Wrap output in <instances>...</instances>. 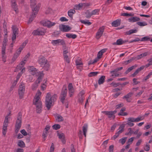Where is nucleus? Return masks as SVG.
I'll use <instances>...</instances> for the list:
<instances>
[{
  "instance_id": "f257e3e1",
  "label": "nucleus",
  "mask_w": 152,
  "mask_h": 152,
  "mask_svg": "<svg viewBox=\"0 0 152 152\" xmlns=\"http://www.w3.org/2000/svg\"><path fill=\"white\" fill-rule=\"evenodd\" d=\"M41 92L39 90L38 91L33 101V104L36 106V112L37 113H41L42 111V102L39 97V96H41Z\"/></svg>"
},
{
  "instance_id": "f03ea898",
  "label": "nucleus",
  "mask_w": 152,
  "mask_h": 152,
  "mask_svg": "<svg viewBox=\"0 0 152 152\" xmlns=\"http://www.w3.org/2000/svg\"><path fill=\"white\" fill-rule=\"evenodd\" d=\"M57 97V95L56 94H54L52 95L50 93H47L45 97V107L47 108L48 110L50 109L52 102L56 99Z\"/></svg>"
},
{
  "instance_id": "7ed1b4c3",
  "label": "nucleus",
  "mask_w": 152,
  "mask_h": 152,
  "mask_svg": "<svg viewBox=\"0 0 152 152\" xmlns=\"http://www.w3.org/2000/svg\"><path fill=\"white\" fill-rule=\"evenodd\" d=\"M37 61L40 66L44 69L46 70H48L50 65L47 60L44 56H41L39 57Z\"/></svg>"
},
{
  "instance_id": "20e7f679",
  "label": "nucleus",
  "mask_w": 152,
  "mask_h": 152,
  "mask_svg": "<svg viewBox=\"0 0 152 152\" xmlns=\"http://www.w3.org/2000/svg\"><path fill=\"white\" fill-rule=\"evenodd\" d=\"M67 92L66 87V86H64L61 91L59 98L61 102L63 104L64 103V101L67 95Z\"/></svg>"
},
{
  "instance_id": "39448f33",
  "label": "nucleus",
  "mask_w": 152,
  "mask_h": 152,
  "mask_svg": "<svg viewBox=\"0 0 152 152\" xmlns=\"http://www.w3.org/2000/svg\"><path fill=\"white\" fill-rule=\"evenodd\" d=\"M25 89V84L23 83H21L20 85L18 90V94L19 96V98L22 99L23 97Z\"/></svg>"
},
{
  "instance_id": "423d86ee",
  "label": "nucleus",
  "mask_w": 152,
  "mask_h": 152,
  "mask_svg": "<svg viewBox=\"0 0 152 152\" xmlns=\"http://www.w3.org/2000/svg\"><path fill=\"white\" fill-rule=\"evenodd\" d=\"M41 23L43 26L50 28L55 26L56 23L55 22H51L48 20H44L40 22Z\"/></svg>"
},
{
  "instance_id": "0eeeda50",
  "label": "nucleus",
  "mask_w": 152,
  "mask_h": 152,
  "mask_svg": "<svg viewBox=\"0 0 152 152\" xmlns=\"http://www.w3.org/2000/svg\"><path fill=\"white\" fill-rule=\"evenodd\" d=\"M42 79V76L41 75H40L38 77L37 80H36L34 83L31 86V89L33 91L35 90L38 88L39 84L41 81Z\"/></svg>"
},
{
  "instance_id": "6e6552de",
  "label": "nucleus",
  "mask_w": 152,
  "mask_h": 152,
  "mask_svg": "<svg viewBox=\"0 0 152 152\" xmlns=\"http://www.w3.org/2000/svg\"><path fill=\"white\" fill-rule=\"evenodd\" d=\"M30 2L31 1H30ZM36 0L35 3L34 4L31 5V2H30V5L32 9V13L34 14V15H37L39 9V8L40 6V4H38L35 7H34L36 4Z\"/></svg>"
},
{
  "instance_id": "1a4fd4ad",
  "label": "nucleus",
  "mask_w": 152,
  "mask_h": 152,
  "mask_svg": "<svg viewBox=\"0 0 152 152\" xmlns=\"http://www.w3.org/2000/svg\"><path fill=\"white\" fill-rule=\"evenodd\" d=\"M104 29V27L102 26L100 27L96 32L95 37L97 39H99L102 36Z\"/></svg>"
},
{
  "instance_id": "9d476101",
  "label": "nucleus",
  "mask_w": 152,
  "mask_h": 152,
  "mask_svg": "<svg viewBox=\"0 0 152 152\" xmlns=\"http://www.w3.org/2000/svg\"><path fill=\"white\" fill-rule=\"evenodd\" d=\"M144 118V116H139L136 118L130 117L128 118V123L129 124L131 122H137L143 120Z\"/></svg>"
},
{
  "instance_id": "9b49d317",
  "label": "nucleus",
  "mask_w": 152,
  "mask_h": 152,
  "mask_svg": "<svg viewBox=\"0 0 152 152\" xmlns=\"http://www.w3.org/2000/svg\"><path fill=\"white\" fill-rule=\"evenodd\" d=\"M102 113L107 115L108 118L111 119H113L115 117L114 114L116 113V111L115 110L113 111H102Z\"/></svg>"
},
{
  "instance_id": "f8f14e48",
  "label": "nucleus",
  "mask_w": 152,
  "mask_h": 152,
  "mask_svg": "<svg viewBox=\"0 0 152 152\" xmlns=\"http://www.w3.org/2000/svg\"><path fill=\"white\" fill-rule=\"evenodd\" d=\"M45 30L44 29L39 28L34 31L32 33L34 35H42L45 34Z\"/></svg>"
},
{
  "instance_id": "ddd939ff",
  "label": "nucleus",
  "mask_w": 152,
  "mask_h": 152,
  "mask_svg": "<svg viewBox=\"0 0 152 152\" xmlns=\"http://www.w3.org/2000/svg\"><path fill=\"white\" fill-rule=\"evenodd\" d=\"M12 39L13 42L16 38V35L18 34V29L16 26H13L12 27Z\"/></svg>"
},
{
  "instance_id": "4468645a",
  "label": "nucleus",
  "mask_w": 152,
  "mask_h": 152,
  "mask_svg": "<svg viewBox=\"0 0 152 152\" xmlns=\"http://www.w3.org/2000/svg\"><path fill=\"white\" fill-rule=\"evenodd\" d=\"M59 28L61 31L63 32H68L71 29L70 27L64 25H60Z\"/></svg>"
},
{
  "instance_id": "2eb2a0df",
  "label": "nucleus",
  "mask_w": 152,
  "mask_h": 152,
  "mask_svg": "<svg viewBox=\"0 0 152 152\" xmlns=\"http://www.w3.org/2000/svg\"><path fill=\"white\" fill-rule=\"evenodd\" d=\"M57 133L59 138L61 140L63 144H64L65 143L66 141L65 140V137L64 134L62 133H60L58 131L57 132Z\"/></svg>"
},
{
  "instance_id": "dca6fc26",
  "label": "nucleus",
  "mask_w": 152,
  "mask_h": 152,
  "mask_svg": "<svg viewBox=\"0 0 152 152\" xmlns=\"http://www.w3.org/2000/svg\"><path fill=\"white\" fill-rule=\"evenodd\" d=\"M133 93L132 92H129L126 95L124 96L123 97V99H126V101L128 102H131V100L129 99V98H130L133 95Z\"/></svg>"
},
{
  "instance_id": "f3484780",
  "label": "nucleus",
  "mask_w": 152,
  "mask_h": 152,
  "mask_svg": "<svg viewBox=\"0 0 152 152\" xmlns=\"http://www.w3.org/2000/svg\"><path fill=\"white\" fill-rule=\"evenodd\" d=\"M140 20L139 18L137 17H131L128 19V21L130 22L133 23L138 21Z\"/></svg>"
},
{
  "instance_id": "a211bd4d",
  "label": "nucleus",
  "mask_w": 152,
  "mask_h": 152,
  "mask_svg": "<svg viewBox=\"0 0 152 152\" xmlns=\"http://www.w3.org/2000/svg\"><path fill=\"white\" fill-rule=\"evenodd\" d=\"M7 38H4L2 46V51H3V53L5 51L7 45Z\"/></svg>"
},
{
  "instance_id": "6ab92c4d",
  "label": "nucleus",
  "mask_w": 152,
  "mask_h": 152,
  "mask_svg": "<svg viewBox=\"0 0 152 152\" xmlns=\"http://www.w3.org/2000/svg\"><path fill=\"white\" fill-rule=\"evenodd\" d=\"M22 115L21 112L18 113V114L17 119L16 121V124H21L22 123Z\"/></svg>"
},
{
  "instance_id": "aec40b11",
  "label": "nucleus",
  "mask_w": 152,
  "mask_h": 152,
  "mask_svg": "<svg viewBox=\"0 0 152 152\" xmlns=\"http://www.w3.org/2000/svg\"><path fill=\"white\" fill-rule=\"evenodd\" d=\"M121 21V19L116 20L112 22V25L114 27H117L120 25Z\"/></svg>"
},
{
  "instance_id": "412c9836",
  "label": "nucleus",
  "mask_w": 152,
  "mask_h": 152,
  "mask_svg": "<svg viewBox=\"0 0 152 152\" xmlns=\"http://www.w3.org/2000/svg\"><path fill=\"white\" fill-rule=\"evenodd\" d=\"M12 4V7L14 9V10L15 12H18V9L17 7L15 1V0H12L11 1Z\"/></svg>"
},
{
  "instance_id": "4be33fe9",
  "label": "nucleus",
  "mask_w": 152,
  "mask_h": 152,
  "mask_svg": "<svg viewBox=\"0 0 152 152\" xmlns=\"http://www.w3.org/2000/svg\"><path fill=\"white\" fill-rule=\"evenodd\" d=\"M148 55V53L147 52L144 53H142L140 55L137 56L136 57H135L136 61Z\"/></svg>"
},
{
  "instance_id": "5701e85b",
  "label": "nucleus",
  "mask_w": 152,
  "mask_h": 152,
  "mask_svg": "<svg viewBox=\"0 0 152 152\" xmlns=\"http://www.w3.org/2000/svg\"><path fill=\"white\" fill-rule=\"evenodd\" d=\"M8 124H4L2 127V134L4 136H5L7 131Z\"/></svg>"
},
{
  "instance_id": "b1692460",
  "label": "nucleus",
  "mask_w": 152,
  "mask_h": 152,
  "mask_svg": "<svg viewBox=\"0 0 152 152\" xmlns=\"http://www.w3.org/2000/svg\"><path fill=\"white\" fill-rule=\"evenodd\" d=\"M75 12V10L74 9H71L69 10L68 12V16L71 18H73V15Z\"/></svg>"
},
{
  "instance_id": "393cba45",
  "label": "nucleus",
  "mask_w": 152,
  "mask_h": 152,
  "mask_svg": "<svg viewBox=\"0 0 152 152\" xmlns=\"http://www.w3.org/2000/svg\"><path fill=\"white\" fill-rule=\"evenodd\" d=\"M88 126L87 124L84 125L83 127L82 130L83 135L85 137H86V133L87 131Z\"/></svg>"
},
{
  "instance_id": "a878e982",
  "label": "nucleus",
  "mask_w": 152,
  "mask_h": 152,
  "mask_svg": "<svg viewBox=\"0 0 152 152\" xmlns=\"http://www.w3.org/2000/svg\"><path fill=\"white\" fill-rule=\"evenodd\" d=\"M124 127L125 125L124 124H122L121 125L118 129L119 131L117 132L116 133V134H119L122 133L124 131Z\"/></svg>"
},
{
  "instance_id": "bb28decb",
  "label": "nucleus",
  "mask_w": 152,
  "mask_h": 152,
  "mask_svg": "<svg viewBox=\"0 0 152 152\" xmlns=\"http://www.w3.org/2000/svg\"><path fill=\"white\" fill-rule=\"evenodd\" d=\"M137 67V65L136 64H135L134 66H132L129 67L125 72V74H127L129 72H131L133 69Z\"/></svg>"
},
{
  "instance_id": "cd10ccee",
  "label": "nucleus",
  "mask_w": 152,
  "mask_h": 152,
  "mask_svg": "<svg viewBox=\"0 0 152 152\" xmlns=\"http://www.w3.org/2000/svg\"><path fill=\"white\" fill-rule=\"evenodd\" d=\"M105 79V76L104 75L102 76L98 80V84L99 85L103 84L104 82Z\"/></svg>"
},
{
  "instance_id": "c85d7f7f",
  "label": "nucleus",
  "mask_w": 152,
  "mask_h": 152,
  "mask_svg": "<svg viewBox=\"0 0 152 152\" xmlns=\"http://www.w3.org/2000/svg\"><path fill=\"white\" fill-rule=\"evenodd\" d=\"M55 118L56 121L58 122L63 121V118L60 115L56 114L55 115Z\"/></svg>"
},
{
  "instance_id": "c756f323",
  "label": "nucleus",
  "mask_w": 152,
  "mask_h": 152,
  "mask_svg": "<svg viewBox=\"0 0 152 152\" xmlns=\"http://www.w3.org/2000/svg\"><path fill=\"white\" fill-rule=\"evenodd\" d=\"M123 40L122 39H118L116 42H114L112 44L113 45H121L123 44Z\"/></svg>"
},
{
  "instance_id": "7c9ffc66",
  "label": "nucleus",
  "mask_w": 152,
  "mask_h": 152,
  "mask_svg": "<svg viewBox=\"0 0 152 152\" xmlns=\"http://www.w3.org/2000/svg\"><path fill=\"white\" fill-rule=\"evenodd\" d=\"M83 7L82 5V3H79V4L75 5L74 9L75 10H80L82 9Z\"/></svg>"
},
{
  "instance_id": "2f4dec72",
  "label": "nucleus",
  "mask_w": 152,
  "mask_h": 152,
  "mask_svg": "<svg viewBox=\"0 0 152 152\" xmlns=\"http://www.w3.org/2000/svg\"><path fill=\"white\" fill-rule=\"evenodd\" d=\"M134 60L136 61V60L135 57H132L127 61H124V62L123 64H124L125 65H127Z\"/></svg>"
},
{
  "instance_id": "473e14b6",
  "label": "nucleus",
  "mask_w": 152,
  "mask_h": 152,
  "mask_svg": "<svg viewBox=\"0 0 152 152\" xmlns=\"http://www.w3.org/2000/svg\"><path fill=\"white\" fill-rule=\"evenodd\" d=\"M85 17L87 18H89L92 16L91 12L89 10H87L85 12Z\"/></svg>"
},
{
  "instance_id": "72a5a7b5",
  "label": "nucleus",
  "mask_w": 152,
  "mask_h": 152,
  "mask_svg": "<svg viewBox=\"0 0 152 152\" xmlns=\"http://www.w3.org/2000/svg\"><path fill=\"white\" fill-rule=\"evenodd\" d=\"M66 36L69 38H72L73 39H75L77 37L76 34H66Z\"/></svg>"
},
{
  "instance_id": "f704fd0d",
  "label": "nucleus",
  "mask_w": 152,
  "mask_h": 152,
  "mask_svg": "<svg viewBox=\"0 0 152 152\" xmlns=\"http://www.w3.org/2000/svg\"><path fill=\"white\" fill-rule=\"evenodd\" d=\"M76 65V66L81 65L83 64L82 61L79 58H78L75 61Z\"/></svg>"
},
{
  "instance_id": "c9c22d12",
  "label": "nucleus",
  "mask_w": 152,
  "mask_h": 152,
  "mask_svg": "<svg viewBox=\"0 0 152 152\" xmlns=\"http://www.w3.org/2000/svg\"><path fill=\"white\" fill-rule=\"evenodd\" d=\"M137 29H131L129 31H127L126 34L127 35H130L132 34L136 33L137 32Z\"/></svg>"
},
{
  "instance_id": "e433bc0d",
  "label": "nucleus",
  "mask_w": 152,
  "mask_h": 152,
  "mask_svg": "<svg viewBox=\"0 0 152 152\" xmlns=\"http://www.w3.org/2000/svg\"><path fill=\"white\" fill-rule=\"evenodd\" d=\"M20 54V53H18L17 52H16V53L14 54L13 58L12 59V62H14L15 61Z\"/></svg>"
},
{
  "instance_id": "4c0bfd02",
  "label": "nucleus",
  "mask_w": 152,
  "mask_h": 152,
  "mask_svg": "<svg viewBox=\"0 0 152 152\" xmlns=\"http://www.w3.org/2000/svg\"><path fill=\"white\" fill-rule=\"evenodd\" d=\"M100 11V10L98 9H95L92 11L91 12L92 15H98L99 12Z\"/></svg>"
},
{
  "instance_id": "58836bf2",
  "label": "nucleus",
  "mask_w": 152,
  "mask_h": 152,
  "mask_svg": "<svg viewBox=\"0 0 152 152\" xmlns=\"http://www.w3.org/2000/svg\"><path fill=\"white\" fill-rule=\"evenodd\" d=\"M48 133L49 132L46 131L44 130L42 135L44 141L45 140L46 138L47 137L48 135Z\"/></svg>"
},
{
  "instance_id": "ea45409f",
  "label": "nucleus",
  "mask_w": 152,
  "mask_h": 152,
  "mask_svg": "<svg viewBox=\"0 0 152 152\" xmlns=\"http://www.w3.org/2000/svg\"><path fill=\"white\" fill-rule=\"evenodd\" d=\"M21 126V124H16L15 125V132L17 133L20 130Z\"/></svg>"
},
{
  "instance_id": "a19ab883",
  "label": "nucleus",
  "mask_w": 152,
  "mask_h": 152,
  "mask_svg": "<svg viewBox=\"0 0 152 152\" xmlns=\"http://www.w3.org/2000/svg\"><path fill=\"white\" fill-rule=\"evenodd\" d=\"M147 61L148 62V63L145 66L146 67H148L149 66L152 65V57L148 59L147 60Z\"/></svg>"
},
{
  "instance_id": "79ce46f5",
  "label": "nucleus",
  "mask_w": 152,
  "mask_h": 152,
  "mask_svg": "<svg viewBox=\"0 0 152 152\" xmlns=\"http://www.w3.org/2000/svg\"><path fill=\"white\" fill-rule=\"evenodd\" d=\"M80 21L82 23L87 25H90L91 24V23L88 20L86 21L83 20H80Z\"/></svg>"
},
{
  "instance_id": "37998d69",
  "label": "nucleus",
  "mask_w": 152,
  "mask_h": 152,
  "mask_svg": "<svg viewBox=\"0 0 152 152\" xmlns=\"http://www.w3.org/2000/svg\"><path fill=\"white\" fill-rule=\"evenodd\" d=\"M36 15H34V14L32 13L29 18V20L28 22V23H30L33 20L34 18L36 17Z\"/></svg>"
},
{
  "instance_id": "c03bdc74",
  "label": "nucleus",
  "mask_w": 152,
  "mask_h": 152,
  "mask_svg": "<svg viewBox=\"0 0 152 152\" xmlns=\"http://www.w3.org/2000/svg\"><path fill=\"white\" fill-rule=\"evenodd\" d=\"M18 145V146L21 148H23L25 146L24 143L22 141H19Z\"/></svg>"
},
{
  "instance_id": "a18cd8bd",
  "label": "nucleus",
  "mask_w": 152,
  "mask_h": 152,
  "mask_svg": "<svg viewBox=\"0 0 152 152\" xmlns=\"http://www.w3.org/2000/svg\"><path fill=\"white\" fill-rule=\"evenodd\" d=\"M99 73L98 72H92L88 74V76L89 77H91L92 76H95L97 75Z\"/></svg>"
},
{
  "instance_id": "49530a36",
  "label": "nucleus",
  "mask_w": 152,
  "mask_h": 152,
  "mask_svg": "<svg viewBox=\"0 0 152 152\" xmlns=\"http://www.w3.org/2000/svg\"><path fill=\"white\" fill-rule=\"evenodd\" d=\"M1 54H2V61L4 62H5L6 61V56L5 55V51H4V53H3V51H1Z\"/></svg>"
},
{
  "instance_id": "de8ad7c7",
  "label": "nucleus",
  "mask_w": 152,
  "mask_h": 152,
  "mask_svg": "<svg viewBox=\"0 0 152 152\" xmlns=\"http://www.w3.org/2000/svg\"><path fill=\"white\" fill-rule=\"evenodd\" d=\"M68 48L67 47H66L65 48H63V56L65 55H67L66 54L68 53Z\"/></svg>"
},
{
  "instance_id": "09e8293b",
  "label": "nucleus",
  "mask_w": 152,
  "mask_h": 152,
  "mask_svg": "<svg viewBox=\"0 0 152 152\" xmlns=\"http://www.w3.org/2000/svg\"><path fill=\"white\" fill-rule=\"evenodd\" d=\"M60 41V39L53 40L51 42V43L53 45H55L56 44H59V43Z\"/></svg>"
},
{
  "instance_id": "8fccbe9b",
  "label": "nucleus",
  "mask_w": 152,
  "mask_h": 152,
  "mask_svg": "<svg viewBox=\"0 0 152 152\" xmlns=\"http://www.w3.org/2000/svg\"><path fill=\"white\" fill-rule=\"evenodd\" d=\"M60 126L59 124H54L53 126V129L55 130H57L60 128Z\"/></svg>"
},
{
  "instance_id": "3c124183",
  "label": "nucleus",
  "mask_w": 152,
  "mask_h": 152,
  "mask_svg": "<svg viewBox=\"0 0 152 152\" xmlns=\"http://www.w3.org/2000/svg\"><path fill=\"white\" fill-rule=\"evenodd\" d=\"M137 24L140 26H144L147 25V24L145 22H137Z\"/></svg>"
},
{
  "instance_id": "603ef678",
  "label": "nucleus",
  "mask_w": 152,
  "mask_h": 152,
  "mask_svg": "<svg viewBox=\"0 0 152 152\" xmlns=\"http://www.w3.org/2000/svg\"><path fill=\"white\" fill-rule=\"evenodd\" d=\"M59 43H60L62 45L63 48H65L66 47L65 41L63 39H60Z\"/></svg>"
},
{
  "instance_id": "864d4df0",
  "label": "nucleus",
  "mask_w": 152,
  "mask_h": 152,
  "mask_svg": "<svg viewBox=\"0 0 152 152\" xmlns=\"http://www.w3.org/2000/svg\"><path fill=\"white\" fill-rule=\"evenodd\" d=\"M28 70L29 72H32L35 71L36 68H35L33 66H29L28 68Z\"/></svg>"
},
{
  "instance_id": "5fc2aeb1",
  "label": "nucleus",
  "mask_w": 152,
  "mask_h": 152,
  "mask_svg": "<svg viewBox=\"0 0 152 152\" xmlns=\"http://www.w3.org/2000/svg\"><path fill=\"white\" fill-rule=\"evenodd\" d=\"M126 138V137L122 138L119 140V142L121 143L122 145H123L125 143Z\"/></svg>"
},
{
  "instance_id": "6e6d98bb",
  "label": "nucleus",
  "mask_w": 152,
  "mask_h": 152,
  "mask_svg": "<svg viewBox=\"0 0 152 152\" xmlns=\"http://www.w3.org/2000/svg\"><path fill=\"white\" fill-rule=\"evenodd\" d=\"M31 74L33 75H36V76H37L39 75V73L38 72V71L36 69H35V71L32 72H30Z\"/></svg>"
},
{
  "instance_id": "4d7b16f0",
  "label": "nucleus",
  "mask_w": 152,
  "mask_h": 152,
  "mask_svg": "<svg viewBox=\"0 0 152 152\" xmlns=\"http://www.w3.org/2000/svg\"><path fill=\"white\" fill-rule=\"evenodd\" d=\"M63 56L64 57V59L66 61V62H67L68 63H69L70 62L69 59L67 55H65L64 56Z\"/></svg>"
},
{
  "instance_id": "13d9d810",
  "label": "nucleus",
  "mask_w": 152,
  "mask_h": 152,
  "mask_svg": "<svg viewBox=\"0 0 152 152\" xmlns=\"http://www.w3.org/2000/svg\"><path fill=\"white\" fill-rule=\"evenodd\" d=\"M102 55L103 54L101 53H100V51H99L97 55V57L96 58H95L96 59H97V61H98L99 59L101 58Z\"/></svg>"
},
{
  "instance_id": "bf43d9fd",
  "label": "nucleus",
  "mask_w": 152,
  "mask_h": 152,
  "mask_svg": "<svg viewBox=\"0 0 152 152\" xmlns=\"http://www.w3.org/2000/svg\"><path fill=\"white\" fill-rule=\"evenodd\" d=\"M69 94L70 97H71L73 95L74 91V89H69Z\"/></svg>"
},
{
  "instance_id": "052dcab7",
  "label": "nucleus",
  "mask_w": 152,
  "mask_h": 152,
  "mask_svg": "<svg viewBox=\"0 0 152 152\" xmlns=\"http://www.w3.org/2000/svg\"><path fill=\"white\" fill-rule=\"evenodd\" d=\"M23 66L18 64L16 67V70L15 71L18 72L19 70L22 69Z\"/></svg>"
},
{
  "instance_id": "680f3d73",
  "label": "nucleus",
  "mask_w": 152,
  "mask_h": 152,
  "mask_svg": "<svg viewBox=\"0 0 152 152\" xmlns=\"http://www.w3.org/2000/svg\"><path fill=\"white\" fill-rule=\"evenodd\" d=\"M97 61H97V59L95 58V59L93 61H92L91 60L90 61L88 62V64L89 65L91 64H94V63L96 62Z\"/></svg>"
},
{
  "instance_id": "e2e57ef3",
  "label": "nucleus",
  "mask_w": 152,
  "mask_h": 152,
  "mask_svg": "<svg viewBox=\"0 0 152 152\" xmlns=\"http://www.w3.org/2000/svg\"><path fill=\"white\" fill-rule=\"evenodd\" d=\"M144 149L146 151H148L150 150V146L147 143L146 145L144 148Z\"/></svg>"
},
{
  "instance_id": "0e129e2a",
  "label": "nucleus",
  "mask_w": 152,
  "mask_h": 152,
  "mask_svg": "<svg viewBox=\"0 0 152 152\" xmlns=\"http://www.w3.org/2000/svg\"><path fill=\"white\" fill-rule=\"evenodd\" d=\"M150 39V38L146 36L142 38L141 40V41H145L147 40H149Z\"/></svg>"
},
{
  "instance_id": "69168bd1",
  "label": "nucleus",
  "mask_w": 152,
  "mask_h": 152,
  "mask_svg": "<svg viewBox=\"0 0 152 152\" xmlns=\"http://www.w3.org/2000/svg\"><path fill=\"white\" fill-rule=\"evenodd\" d=\"M110 85H112L114 87H116L121 85V84L119 83H115L113 82L110 83Z\"/></svg>"
},
{
  "instance_id": "338daca9",
  "label": "nucleus",
  "mask_w": 152,
  "mask_h": 152,
  "mask_svg": "<svg viewBox=\"0 0 152 152\" xmlns=\"http://www.w3.org/2000/svg\"><path fill=\"white\" fill-rule=\"evenodd\" d=\"M54 149V145L53 143H52L50 148L49 152H53Z\"/></svg>"
},
{
  "instance_id": "774afa93",
  "label": "nucleus",
  "mask_w": 152,
  "mask_h": 152,
  "mask_svg": "<svg viewBox=\"0 0 152 152\" xmlns=\"http://www.w3.org/2000/svg\"><path fill=\"white\" fill-rule=\"evenodd\" d=\"M114 146L113 145H110L109 148V152H113Z\"/></svg>"
}]
</instances>
